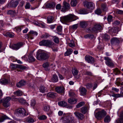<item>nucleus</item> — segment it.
<instances>
[{
    "mask_svg": "<svg viewBox=\"0 0 123 123\" xmlns=\"http://www.w3.org/2000/svg\"><path fill=\"white\" fill-rule=\"evenodd\" d=\"M47 95L48 97L53 99L56 98L57 96V94L54 92H50L48 93Z\"/></svg>",
    "mask_w": 123,
    "mask_h": 123,
    "instance_id": "aec40b11",
    "label": "nucleus"
},
{
    "mask_svg": "<svg viewBox=\"0 0 123 123\" xmlns=\"http://www.w3.org/2000/svg\"><path fill=\"white\" fill-rule=\"evenodd\" d=\"M69 95L71 97H75L76 96L73 91L72 90H71L70 91L69 93Z\"/></svg>",
    "mask_w": 123,
    "mask_h": 123,
    "instance_id": "09e8293b",
    "label": "nucleus"
},
{
    "mask_svg": "<svg viewBox=\"0 0 123 123\" xmlns=\"http://www.w3.org/2000/svg\"><path fill=\"white\" fill-rule=\"evenodd\" d=\"M73 50L71 48L67 49V51L64 54L65 56H68L70 55L73 52Z\"/></svg>",
    "mask_w": 123,
    "mask_h": 123,
    "instance_id": "b1692460",
    "label": "nucleus"
},
{
    "mask_svg": "<svg viewBox=\"0 0 123 123\" xmlns=\"http://www.w3.org/2000/svg\"><path fill=\"white\" fill-rule=\"evenodd\" d=\"M24 121L29 123H33L34 122V120L31 117H29L24 119Z\"/></svg>",
    "mask_w": 123,
    "mask_h": 123,
    "instance_id": "5701e85b",
    "label": "nucleus"
},
{
    "mask_svg": "<svg viewBox=\"0 0 123 123\" xmlns=\"http://www.w3.org/2000/svg\"><path fill=\"white\" fill-rule=\"evenodd\" d=\"M7 14H10L12 16H15L16 15V11L15 10H9L7 12Z\"/></svg>",
    "mask_w": 123,
    "mask_h": 123,
    "instance_id": "f704fd0d",
    "label": "nucleus"
},
{
    "mask_svg": "<svg viewBox=\"0 0 123 123\" xmlns=\"http://www.w3.org/2000/svg\"><path fill=\"white\" fill-rule=\"evenodd\" d=\"M39 44L40 46H44L50 47L54 45V43L50 40H43L40 42Z\"/></svg>",
    "mask_w": 123,
    "mask_h": 123,
    "instance_id": "7ed1b4c3",
    "label": "nucleus"
},
{
    "mask_svg": "<svg viewBox=\"0 0 123 123\" xmlns=\"http://www.w3.org/2000/svg\"><path fill=\"white\" fill-rule=\"evenodd\" d=\"M64 123H76V121L74 120L73 117L66 116L64 117L63 120Z\"/></svg>",
    "mask_w": 123,
    "mask_h": 123,
    "instance_id": "20e7f679",
    "label": "nucleus"
},
{
    "mask_svg": "<svg viewBox=\"0 0 123 123\" xmlns=\"http://www.w3.org/2000/svg\"><path fill=\"white\" fill-rule=\"evenodd\" d=\"M24 44L23 43L20 42L17 44H13L11 45H10L9 46L11 48L13 49L17 50L22 46Z\"/></svg>",
    "mask_w": 123,
    "mask_h": 123,
    "instance_id": "9d476101",
    "label": "nucleus"
},
{
    "mask_svg": "<svg viewBox=\"0 0 123 123\" xmlns=\"http://www.w3.org/2000/svg\"><path fill=\"white\" fill-rule=\"evenodd\" d=\"M38 34L37 33L36 31H30L28 34H26L25 36L26 38L29 40V39H32L34 37L37 36Z\"/></svg>",
    "mask_w": 123,
    "mask_h": 123,
    "instance_id": "423d86ee",
    "label": "nucleus"
},
{
    "mask_svg": "<svg viewBox=\"0 0 123 123\" xmlns=\"http://www.w3.org/2000/svg\"><path fill=\"white\" fill-rule=\"evenodd\" d=\"M102 8L103 11H107V9L106 5V4H105L102 5Z\"/></svg>",
    "mask_w": 123,
    "mask_h": 123,
    "instance_id": "8fccbe9b",
    "label": "nucleus"
},
{
    "mask_svg": "<svg viewBox=\"0 0 123 123\" xmlns=\"http://www.w3.org/2000/svg\"><path fill=\"white\" fill-rule=\"evenodd\" d=\"M78 18V17L74 15L70 14L61 17L60 18V21L62 23H65L74 21Z\"/></svg>",
    "mask_w": 123,
    "mask_h": 123,
    "instance_id": "f257e3e1",
    "label": "nucleus"
},
{
    "mask_svg": "<svg viewBox=\"0 0 123 123\" xmlns=\"http://www.w3.org/2000/svg\"><path fill=\"white\" fill-rule=\"evenodd\" d=\"M111 120L110 117L109 115H107L104 119V122L106 123H109Z\"/></svg>",
    "mask_w": 123,
    "mask_h": 123,
    "instance_id": "473e14b6",
    "label": "nucleus"
},
{
    "mask_svg": "<svg viewBox=\"0 0 123 123\" xmlns=\"http://www.w3.org/2000/svg\"><path fill=\"white\" fill-rule=\"evenodd\" d=\"M50 109V106L48 105L45 106L43 108V110L45 111H48Z\"/></svg>",
    "mask_w": 123,
    "mask_h": 123,
    "instance_id": "6e6d98bb",
    "label": "nucleus"
},
{
    "mask_svg": "<svg viewBox=\"0 0 123 123\" xmlns=\"http://www.w3.org/2000/svg\"><path fill=\"white\" fill-rule=\"evenodd\" d=\"M31 5L29 3H27L25 6V8L26 9H29L30 8Z\"/></svg>",
    "mask_w": 123,
    "mask_h": 123,
    "instance_id": "680f3d73",
    "label": "nucleus"
},
{
    "mask_svg": "<svg viewBox=\"0 0 123 123\" xmlns=\"http://www.w3.org/2000/svg\"><path fill=\"white\" fill-rule=\"evenodd\" d=\"M49 57L47 54L41 50L38 51L37 54V59L39 60H45Z\"/></svg>",
    "mask_w": 123,
    "mask_h": 123,
    "instance_id": "f03ea898",
    "label": "nucleus"
},
{
    "mask_svg": "<svg viewBox=\"0 0 123 123\" xmlns=\"http://www.w3.org/2000/svg\"><path fill=\"white\" fill-rule=\"evenodd\" d=\"M93 37V35L92 34H87L84 36V37L85 38H92Z\"/></svg>",
    "mask_w": 123,
    "mask_h": 123,
    "instance_id": "a18cd8bd",
    "label": "nucleus"
},
{
    "mask_svg": "<svg viewBox=\"0 0 123 123\" xmlns=\"http://www.w3.org/2000/svg\"><path fill=\"white\" fill-rule=\"evenodd\" d=\"M68 102L71 104H74L77 102V100L75 98H71L68 99Z\"/></svg>",
    "mask_w": 123,
    "mask_h": 123,
    "instance_id": "cd10ccee",
    "label": "nucleus"
},
{
    "mask_svg": "<svg viewBox=\"0 0 123 123\" xmlns=\"http://www.w3.org/2000/svg\"><path fill=\"white\" fill-rule=\"evenodd\" d=\"M28 59L30 62H34L35 61V59L32 55L30 54L29 55Z\"/></svg>",
    "mask_w": 123,
    "mask_h": 123,
    "instance_id": "c756f323",
    "label": "nucleus"
},
{
    "mask_svg": "<svg viewBox=\"0 0 123 123\" xmlns=\"http://www.w3.org/2000/svg\"><path fill=\"white\" fill-rule=\"evenodd\" d=\"M63 6L62 8L61 11L65 12L67 10L70 9V5L65 1H64L63 2Z\"/></svg>",
    "mask_w": 123,
    "mask_h": 123,
    "instance_id": "ddd939ff",
    "label": "nucleus"
},
{
    "mask_svg": "<svg viewBox=\"0 0 123 123\" xmlns=\"http://www.w3.org/2000/svg\"><path fill=\"white\" fill-rule=\"evenodd\" d=\"M9 80L8 79L5 78L2 79L0 80V83L2 84H7L9 82Z\"/></svg>",
    "mask_w": 123,
    "mask_h": 123,
    "instance_id": "4be33fe9",
    "label": "nucleus"
},
{
    "mask_svg": "<svg viewBox=\"0 0 123 123\" xmlns=\"http://www.w3.org/2000/svg\"><path fill=\"white\" fill-rule=\"evenodd\" d=\"M9 119V118L6 115L2 116L0 118V123L3 122L5 119Z\"/></svg>",
    "mask_w": 123,
    "mask_h": 123,
    "instance_id": "4c0bfd02",
    "label": "nucleus"
},
{
    "mask_svg": "<svg viewBox=\"0 0 123 123\" xmlns=\"http://www.w3.org/2000/svg\"><path fill=\"white\" fill-rule=\"evenodd\" d=\"M6 37H14V34L12 32H7L3 34Z\"/></svg>",
    "mask_w": 123,
    "mask_h": 123,
    "instance_id": "a878e982",
    "label": "nucleus"
},
{
    "mask_svg": "<svg viewBox=\"0 0 123 123\" xmlns=\"http://www.w3.org/2000/svg\"><path fill=\"white\" fill-rule=\"evenodd\" d=\"M49 36V35L47 33H45V34L43 35L42 36V37L45 38H46Z\"/></svg>",
    "mask_w": 123,
    "mask_h": 123,
    "instance_id": "e2e57ef3",
    "label": "nucleus"
},
{
    "mask_svg": "<svg viewBox=\"0 0 123 123\" xmlns=\"http://www.w3.org/2000/svg\"><path fill=\"white\" fill-rule=\"evenodd\" d=\"M11 99V98L7 97L4 99L3 101V106L7 108L10 106L9 101Z\"/></svg>",
    "mask_w": 123,
    "mask_h": 123,
    "instance_id": "f8f14e48",
    "label": "nucleus"
},
{
    "mask_svg": "<svg viewBox=\"0 0 123 123\" xmlns=\"http://www.w3.org/2000/svg\"><path fill=\"white\" fill-rule=\"evenodd\" d=\"M72 72L73 74L74 75H77L78 72L77 70H72Z\"/></svg>",
    "mask_w": 123,
    "mask_h": 123,
    "instance_id": "4d7b16f0",
    "label": "nucleus"
},
{
    "mask_svg": "<svg viewBox=\"0 0 123 123\" xmlns=\"http://www.w3.org/2000/svg\"><path fill=\"white\" fill-rule=\"evenodd\" d=\"M36 104V101L34 99H31V101L30 105L31 107H33L35 106Z\"/></svg>",
    "mask_w": 123,
    "mask_h": 123,
    "instance_id": "79ce46f5",
    "label": "nucleus"
},
{
    "mask_svg": "<svg viewBox=\"0 0 123 123\" xmlns=\"http://www.w3.org/2000/svg\"><path fill=\"white\" fill-rule=\"evenodd\" d=\"M53 41L55 43H58L59 42V39L58 37L55 36L53 37Z\"/></svg>",
    "mask_w": 123,
    "mask_h": 123,
    "instance_id": "37998d69",
    "label": "nucleus"
},
{
    "mask_svg": "<svg viewBox=\"0 0 123 123\" xmlns=\"http://www.w3.org/2000/svg\"><path fill=\"white\" fill-rule=\"evenodd\" d=\"M103 39L107 41L110 39V37L108 35L105 34L103 35Z\"/></svg>",
    "mask_w": 123,
    "mask_h": 123,
    "instance_id": "c9c22d12",
    "label": "nucleus"
},
{
    "mask_svg": "<svg viewBox=\"0 0 123 123\" xmlns=\"http://www.w3.org/2000/svg\"><path fill=\"white\" fill-rule=\"evenodd\" d=\"M24 4V2L23 1H22L20 3L19 5L18 6V7L19 8L20 7H22L23 6Z\"/></svg>",
    "mask_w": 123,
    "mask_h": 123,
    "instance_id": "774afa93",
    "label": "nucleus"
},
{
    "mask_svg": "<svg viewBox=\"0 0 123 123\" xmlns=\"http://www.w3.org/2000/svg\"><path fill=\"white\" fill-rule=\"evenodd\" d=\"M104 59L105 61V63L108 66L110 67H114V64L111 59L108 57H104Z\"/></svg>",
    "mask_w": 123,
    "mask_h": 123,
    "instance_id": "6e6552de",
    "label": "nucleus"
},
{
    "mask_svg": "<svg viewBox=\"0 0 123 123\" xmlns=\"http://www.w3.org/2000/svg\"><path fill=\"white\" fill-rule=\"evenodd\" d=\"M87 108L86 107L84 106L81 108L80 111L83 114H85L87 111Z\"/></svg>",
    "mask_w": 123,
    "mask_h": 123,
    "instance_id": "e433bc0d",
    "label": "nucleus"
},
{
    "mask_svg": "<svg viewBox=\"0 0 123 123\" xmlns=\"http://www.w3.org/2000/svg\"><path fill=\"white\" fill-rule=\"evenodd\" d=\"M25 84V81L24 80H21L17 84L16 86L17 87L20 88L24 85Z\"/></svg>",
    "mask_w": 123,
    "mask_h": 123,
    "instance_id": "412c9836",
    "label": "nucleus"
},
{
    "mask_svg": "<svg viewBox=\"0 0 123 123\" xmlns=\"http://www.w3.org/2000/svg\"><path fill=\"white\" fill-rule=\"evenodd\" d=\"M102 12L100 9H97L95 11V13L98 15H99Z\"/></svg>",
    "mask_w": 123,
    "mask_h": 123,
    "instance_id": "13d9d810",
    "label": "nucleus"
},
{
    "mask_svg": "<svg viewBox=\"0 0 123 123\" xmlns=\"http://www.w3.org/2000/svg\"><path fill=\"white\" fill-rule=\"evenodd\" d=\"M58 104L59 106H61L65 107L67 105V103L63 101H61L58 102Z\"/></svg>",
    "mask_w": 123,
    "mask_h": 123,
    "instance_id": "7c9ffc66",
    "label": "nucleus"
},
{
    "mask_svg": "<svg viewBox=\"0 0 123 123\" xmlns=\"http://www.w3.org/2000/svg\"><path fill=\"white\" fill-rule=\"evenodd\" d=\"M68 45L69 46L71 47L75 46V44L73 40L71 41L69 43Z\"/></svg>",
    "mask_w": 123,
    "mask_h": 123,
    "instance_id": "603ef678",
    "label": "nucleus"
},
{
    "mask_svg": "<svg viewBox=\"0 0 123 123\" xmlns=\"http://www.w3.org/2000/svg\"><path fill=\"white\" fill-rule=\"evenodd\" d=\"M57 31L58 32H62V27L60 26H57Z\"/></svg>",
    "mask_w": 123,
    "mask_h": 123,
    "instance_id": "0e129e2a",
    "label": "nucleus"
},
{
    "mask_svg": "<svg viewBox=\"0 0 123 123\" xmlns=\"http://www.w3.org/2000/svg\"><path fill=\"white\" fill-rule=\"evenodd\" d=\"M54 18L53 17L51 16H48L47 18V22L49 23H50L53 22Z\"/></svg>",
    "mask_w": 123,
    "mask_h": 123,
    "instance_id": "c85d7f7f",
    "label": "nucleus"
},
{
    "mask_svg": "<svg viewBox=\"0 0 123 123\" xmlns=\"http://www.w3.org/2000/svg\"><path fill=\"white\" fill-rule=\"evenodd\" d=\"M47 117L45 115H43L40 116L38 117L39 119L40 120H43L46 119Z\"/></svg>",
    "mask_w": 123,
    "mask_h": 123,
    "instance_id": "864d4df0",
    "label": "nucleus"
},
{
    "mask_svg": "<svg viewBox=\"0 0 123 123\" xmlns=\"http://www.w3.org/2000/svg\"><path fill=\"white\" fill-rule=\"evenodd\" d=\"M83 4L85 7L90 10H92L94 8L95 5L93 3L85 1L83 2Z\"/></svg>",
    "mask_w": 123,
    "mask_h": 123,
    "instance_id": "1a4fd4ad",
    "label": "nucleus"
},
{
    "mask_svg": "<svg viewBox=\"0 0 123 123\" xmlns=\"http://www.w3.org/2000/svg\"><path fill=\"white\" fill-rule=\"evenodd\" d=\"M112 18V16L111 15H109L107 18V19L109 22H111Z\"/></svg>",
    "mask_w": 123,
    "mask_h": 123,
    "instance_id": "052dcab7",
    "label": "nucleus"
},
{
    "mask_svg": "<svg viewBox=\"0 0 123 123\" xmlns=\"http://www.w3.org/2000/svg\"><path fill=\"white\" fill-rule=\"evenodd\" d=\"M51 48L53 51L54 52L57 51L58 50V48L56 45L52 46Z\"/></svg>",
    "mask_w": 123,
    "mask_h": 123,
    "instance_id": "5fc2aeb1",
    "label": "nucleus"
},
{
    "mask_svg": "<svg viewBox=\"0 0 123 123\" xmlns=\"http://www.w3.org/2000/svg\"><path fill=\"white\" fill-rule=\"evenodd\" d=\"M85 104V103L84 102H82L79 103L76 106L77 108H80L83 105Z\"/></svg>",
    "mask_w": 123,
    "mask_h": 123,
    "instance_id": "de8ad7c7",
    "label": "nucleus"
},
{
    "mask_svg": "<svg viewBox=\"0 0 123 123\" xmlns=\"http://www.w3.org/2000/svg\"><path fill=\"white\" fill-rule=\"evenodd\" d=\"M23 27V26H18L15 27L14 28V30L18 33L19 34L21 31L22 28Z\"/></svg>",
    "mask_w": 123,
    "mask_h": 123,
    "instance_id": "393cba45",
    "label": "nucleus"
},
{
    "mask_svg": "<svg viewBox=\"0 0 123 123\" xmlns=\"http://www.w3.org/2000/svg\"><path fill=\"white\" fill-rule=\"evenodd\" d=\"M101 28L102 27L100 25L96 24L92 28L91 30L92 31L96 32L100 30Z\"/></svg>",
    "mask_w": 123,
    "mask_h": 123,
    "instance_id": "dca6fc26",
    "label": "nucleus"
},
{
    "mask_svg": "<svg viewBox=\"0 0 123 123\" xmlns=\"http://www.w3.org/2000/svg\"><path fill=\"white\" fill-rule=\"evenodd\" d=\"M49 66V63L48 62H45L43 63L42 65L43 67L44 68H47Z\"/></svg>",
    "mask_w": 123,
    "mask_h": 123,
    "instance_id": "49530a36",
    "label": "nucleus"
},
{
    "mask_svg": "<svg viewBox=\"0 0 123 123\" xmlns=\"http://www.w3.org/2000/svg\"><path fill=\"white\" fill-rule=\"evenodd\" d=\"M111 96L117 98L123 97V95L121 94H113L111 95Z\"/></svg>",
    "mask_w": 123,
    "mask_h": 123,
    "instance_id": "c03bdc74",
    "label": "nucleus"
},
{
    "mask_svg": "<svg viewBox=\"0 0 123 123\" xmlns=\"http://www.w3.org/2000/svg\"><path fill=\"white\" fill-rule=\"evenodd\" d=\"M84 58L85 61L89 63H93L95 62L94 58L92 56L89 55H86Z\"/></svg>",
    "mask_w": 123,
    "mask_h": 123,
    "instance_id": "9b49d317",
    "label": "nucleus"
},
{
    "mask_svg": "<svg viewBox=\"0 0 123 123\" xmlns=\"http://www.w3.org/2000/svg\"><path fill=\"white\" fill-rule=\"evenodd\" d=\"M119 121L121 123H123V112L121 114L120 118Z\"/></svg>",
    "mask_w": 123,
    "mask_h": 123,
    "instance_id": "bf43d9fd",
    "label": "nucleus"
},
{
    "mask_svg": "<svg viewBox=\"0 0 123 123\" xmlns=\"http://www.w3.org/2000/svg\"><path fill=\"white\" fill-rule=\"evenodd\" d=\"M107 114L106 112L104 110H102L96 113L95 115V117L98 119H102Z\"/></svg>",
    "mask_w": 123,
    "mask_h": 123,
    "instance_id": "39448f33",
    "label": "nucleus"
},
{
    "mask_svg": "<svg viewBox=\"0 0 123 123\" xmlns=\"http://www.w3.org/2000/svg\"><path fill=\"white\" fill-rule=\"evenodd\" d=\"M87 23L85 21L80 22V25L81 28H85L87 25Z\"/></svg>",
    "mask_w": 123,
    "mask_h": 123,
    "instance_id": "bb28decb",
    "label": "nucleus"
},
{
    "mask_svg": "<svg viewBox=\"0 0 123 123\" xmlns=\"http://www.w3.org/2000/svg\"><path fill=\"white\" fill-rule=\"evenodd\" d=\"M79 91L81 95H84L86 94L87 90L85 87H80L79 88Z\"/></svg>",
    "mask_w": 123,
    "mask_h": 123,
    "instance_id": "6ab92c4d",
    "label": "nucleus"
},
{
    "mask_svg": "<svg viewBox=\"0 0 123 123\" xmlns=\"http://www.w3.org/2000/svg\"><path fill=\"white\" fill-rule=\"evenodd\" d=\"M74 114L76 117L81 120H82L84 117V115L80 112H75Z\"/></svg>",
    "mask_w": 123,
    "mask_h": 123,
    "instance_id": "a211bd4d",
    "label": "nucleus"
},
{
    "mask_svg": "<svg viewBox=\"0 0 123 123\" xmlns=\"http://www.w3.org/2000/svg\"><path fill=\"white\" fill-rule=\"evenodd\" d=\"M52 80L53 82H57L58 80V77L56 75H53Z\"/></svg>",
    "mask_w": 123,
    "mask_h": 123,
    "instance_id": "58836bf2",
    "label": "nucleus"
},
{
    "mask_svg": "<svg viewBox=\"0 0 123 123\" xmlns=\"http://www.w3.org/2000/svg\"><path fill=\"white\" fill-rule=\"evenodd\" d=\"M61 8V6L60 4H57L56 6V8L57 10H60Z\"/></svg>",
    "mask_w": 123,
    "mask_h": 123,
    "instance_id": "338daca9",
    "label": "nucleus"
},
{
    "mask_svg": "<svg viewBox=\"0 0 123 123\" xmlns=\"http://www.w3.org/2000/svg\"><path fill=\"white\" fill-rule=\"evenodd\" d=\"M40 91L41 92L43 93L47 91V89L46 87L43 86H41L39 88Z\"/></svg>",
    "mask_w": 123,
    "mask_h": 123,
    "instance_id": "72a5a7b5",
    "label": "nucleus"
},
{
    "mask_svg": "<svg viewBox=\"0 0 123 123\" xmlns=\"http://www.w3.org/2000/svg\"><path fill=\"white\" fill-rule=\"evenodd\" d=\"M56 92L59 93H63L65 90V88L63 86L56 87L55 88Z\"/></svg>",
    "mask_w": 123,
    "mask_h": 123,
    "instance_id": "2eb2a0df",
    "label": "nucleus"
},
{
    "mask_svg": "<svg viewBox=\"0 0 123 123\" xmlns=\"http://www.w3.org/2000/svg\"><path fill=\"white\" fill-rule=\"evenodd\" d=\"M111 43L112 45L117 44L119 43V39L116 37H113L111 40Z\"/></svg>",
    "mask_w": 123,
    "mask_h": 123,
    "instance_id": "f3484780",
    "label": "nucleus"
},
{
    "mask_svg": "<svg viewBox=\"0 0 123 123\" xmlns=\"http://www.w3.org/2000/svg\"><path fill=\"white\" fill-rule=\"evenodd\" d=\"M18 114H19L22 117H23L26 115L25 111L23 108H20L18 109L17 111Z\"/></svg>",
    "mask_w": 123,
    "mask_h": 123,
    "instance_id": "4468645a",
    "label": "nucleus"
},
{
    "mask_svg": "<svg viewBox=\"0 0 123 123\" xmlns=\"http://www.w3.org/2000/svg\"><path fill=\"white\" fill-rule=\"evenodd\" d=\"M55 6L54 3L52 2L47 3L45 4L47 8L53 7H54Z\"/></svg>",
    "mask_w": 123,
    "mask_h": 123,
    "instance_id": "2f4dec72",
    "label": "nucleus"
},
{
    "mask_svg": "<svg viewBox=\"0 0 123 123\" xmlns=\"http://www.w3.org/2000/svg\"><path fill=\"white\" fill-rule=\"evenodd\" d=\"M77 3V0H71L70 4L71 6H75L76 5Z\"/></svg>",
    "mask_w": 123,
    "mask_h": 123,
    "instance_id": "ea45409f",
    "label": "nucleus"
},
{
    "mask_svg": "<svg viewBox=\"0 0 123 123\" xmlns=\"http://www.w3.org/2000/svg\"><path fill=\"white\" fill-rule=\"evenodd\" d=\"M78 25L77 24L74 25L72 26V28L73 30L76 29L78 27Z\"/></svg>",
    "mask_w": 123,
    "mask_h": 123,
    "instance_id": "69168bd1",
    "label": "nucleus"
},
{
    "mask_svg": "<svg viewBox=\"0 0 123 123\" xmlns=\"http://www.w3.org/2000/svg\"><path fill=\"white\" fill-rule=\"evenodd\" d=\"M116 28H111L109 30V32L110 33H115L116 32Z\"/></svg>",
    "mask_w": 123,
    "mask_h": 123,
    "instance_id": "3c124183",
    "label": "nucleus"
},
{
    "mask_svg": "<svg viewBox=\"0 0 123 123\" xmlns=\"http://www.w3.org/2000/svg\"><path fill=\"white\" fill-rule=\"evenodd\" d=\"M10 68L12 69H15L16 68H20L21 69H27V68L24 66L20 65L18 64H11Z\"/></svg>",
    "mask_w": 123,
    "mask_h": 123,
    "instance_id": "0eeeda50",
    "label": "nucleus"
},
{
    "mask_svg": "<svg viewBox=\"0 0 123 123\" xmlns=\"http://www.w3.org/2000/svg\"><path fill=\"white\" fill-rule=\"evenodd\" d=\"M14 93L15 95L18 96H20L21 95L23 94V93L21 91L18 90L14 92Z\"/></svg>",
    "mask_w": 123,
    "mask_h": 123,
    "instance_id": "a19ab883",
    "label": "nucleus"
}]
</instances>
